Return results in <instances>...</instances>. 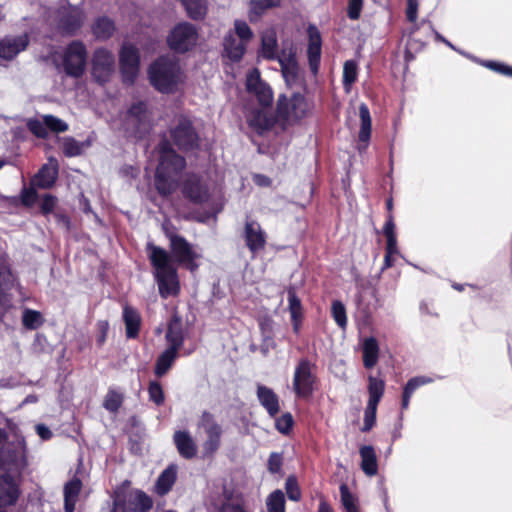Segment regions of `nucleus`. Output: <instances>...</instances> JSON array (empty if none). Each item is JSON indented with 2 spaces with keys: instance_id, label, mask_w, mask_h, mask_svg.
I'll use <instances>...</instances> for the list:
<instances>
[{
  "instance_id": "obj_1",
  "label": "nucleus",
  "mask_w": 512,
  "mask_h": 512,
  "mask_svg": "<svg viewBox=\"0 0 512 512\" xmlns=\"http://www.w3.org/2000/svg\"><path fill=\"white\" fill-rule=\"evenodd\" d=\"M185 165V159L176 154L167 142L159 145V164L155 174V186L160 194L169 195L178 188L180 175Z\"/></svg>"
},
{
  "instance_id": "obj_2",
  "label": "nucleus",
  "mask_w": 512,
  "mask_h": 512,
  "mask_svg": "<svg viewBox=\"0 0 512 512\" xmlns=\"http://www.w3.org/2000/svg\"><path fill=\"white\" fill-rule=\"evenodd\" d=\"M147 252L154 268V277L161 297L168 298L177 295L180 285L172 256L165 249L152 243L147 245Z\"/></svg>"
},
{
  "instance_id": "obj_3",
  "label": "nucleus",
  "mask_w": 512,
  "mask_h": 512,
  "mask_svg": "<svg viewBox=\"0 0 512 512\" xmlns=\"http://www.w3.org/2000/svg\"><path fill=\"white\" fill-rule=\"evenodd\" d=\"M148 78L157 91L169 94L181 87L185 74L175 58L160 57L149 66Z\"/></svg>"
},
{
  "instance_id": "obj_4",
  "label": "nucleus",
  "mask_w": 512,
  "mask_h": 512,
  "mask_svg": "<svg viewBox=\"0 0 512 512\" xmlns=\"http://www.w3.org/2000/svg\"><path fill=\"white\" fill-rule=\"evenodd\" d=\"M311 109V104L302 94L294 93L290 97H279L277 116L283 122L292 124L306 117Z\"/></svg>"
},
{
  "instance_id": "obj_5",
  "label": "nucleus",
  "mask_w": 512,
  "mask_h": 512,
  "mask_svg": "<svg viewBox=\"0 0 512 512\" xmlns=\"http://www.w3.org/2000/svg\"><path fill=\"white\" fill-rule=\"evenodd\" d=\"M125 129L135 137H142L152 126L151 113L143 102L133 104L125 117Z\"/></svg>"
},
{
  "instance_id": "obj_6",
  "label": "nucleus",
  "mask_w": 512,
  "mask_h": 512,
  "mask_svg": "<svg viewBox=\"0 0 512 512\" xmlns=\"http://www.w3.org/2000/svg\"><path fill=\"white\" fill-rule=\"evenodd\" d=\"M87 50L81 41H72L64 50L62 63L67 75L78 78L86 67Z\"/></svg>"
},
{
  "instance_id": "obj_7",
  "label": "nucleus",
  "mask_w": 512,
  "mask_h": 512,
  "mask_svg": "<svg viewBox=\"0 0 512 512\" xmlns=\"http://www.w3.org/2000/svg\"><path fill=\"white\" fill-rule=\"evenodd\" d=\"M197 429L205 434L202 445L204 455H213L221 444L222 428L220 424L211 413L203 412L197 423Z\"/></svg>"
},
{
  "instance_id": "obj_8",
  "label": "nucleus",
  "mask_w": 512,
  "mask_h": 512,
  "mask_svg": "<svg viewBox=\"0 0 512 512\" xmlns=\"http://www.w3.org/2000/svg\"><path fill=\"white\" fill-rule=\"evenodd\" d=\"M115 69V56L110 50L98 48L94 51L91 60V74L96 82L100 84L109 82Z\"/></svg>"
},
{
  "instance_id": "obj_9",
  "label": "nucleus",
  "mask_w": 512,
  "mask_h": 512,
  "mask_svg": "<svg viewBox=\"0 0 512 512\" xmlns=\"http://www.w3.org/2000/svg\"><path fill=\"white\" fill-rule=\"evenodd\" d=\"M316 375L313 371V365L307 359H301L295 367L292 388L299 398H308L314 391Z\"/></svg>"
},
{
  "instance_id": "obj_10",
  "label": "nucleus",
  "mask_w": 512,
  "mask_h": 512,
  "mask_svg": "<svg viewBox=\"0 0 512 512\" xmlns=\"http://www.w3.org/2000/svg\"><path fill=\"white\" fill-rule=\"evenodd\" d=\"M170 248L175 262L179 265H183L191 272L198 269L199 265L197 260L200 259L202 255L186 239L178 235L171 236Z\"/></svg>"
},
{
  "instance_id": "obj_11",
  "label": "nucleus",
  "mask_w": 512,
  "mask_h": 512,
  "mask_svg": "<svg viewBox=\"0 0 512 512\" xmlns=\"http://www.w3.org/2000/svg\"><path fill=\"white\" fill-rule=\"evenodd\" d=\"M197 41L198 31L193 24L188 22H182L176 25L167 38L169 47L180 53L192 49Z\"/></svg>"
},
{
  "instance_id": "obj_12",
  "label": "nucleus",
  "mask_w": 512,
  "mask_h": 512,
  "mask_svg": "<svg viewBox=\"0 0 512 512\" xmlns=\"http://www.w3.org/2000/svg\"><path fill=\"white\" fill-rule=\"evenodd\" d=\"M384 389L385 383L383 380L373 376L368 377L369 400L365 409L364 426L362 431L367 432L374 426L377 406L384 394Z\"/></svg>"
},
{
  "instance_id": "obj_13",
  "label": "nucleus",
  "mask_w": 512,
  "mask_h": 512,
  "mask_svg": "<svg viewBox=\"0 0 512 512\" xmlns=\"http://www.w3.org/2000/svg\"><path fill=\"white\" fill-rule=\"evenodd\" d=\"M119 63L123 81L133 83L138 75L140 65L138 49L131 43H123L119 52Z\"/></svg>"
},
{
  "instance_id": "obj_14",
  "label": "nucleus",
  "mask_w": 512,
  "mask_h": 512,
  "mask_svg": "<svg viewBox=\"0 0 512 512\" xmlns=\"http://www.w3.org/2000/svg\"><path fill=\"white\" fill-rule=\"evenodd\" d=\"M122 494L125 499V508L133 512H146L152 508L151 498L141 490L131 489L130 483L125 481L114 494Z\"/></svg>"
},
{
  "instance_id": "obj_15",
  "label": "nucleus",
  "mask_w": 512,
  "mask_h": 512,
  "mask_svg": "<svg viewBox=\"0 0 512 512\" xmlns=\"http://www.w3.org/2000/svg\"><path fill=\"white\" fill-rule=\"evenodd\" d=\"M246 88L253 94L261 107H270L273 102V92L270 86L263 82L258 69L250 71L246 78Z\"/></svg>"
},
{
  "instance_id": "obj_16",
  "label": "nucleus",
  "mask_w": 512,
  "mask_h": 512,
  "mask_svg": "<svg viewBox=\"0 0 512 512\" xmlns=\"http://www.w3.org/2000/svg\"><path fill=\"white\" fill-rule=\"evenodd\" d=\"M171 136L181 149L188 150L197 146L198 137L190 121L184 117L178 118L177 125L171 130Z\"/></svg>"
},
{
  "instance_id": "obj_17",
  "label": "nucleus",
  "mask_w": 512,
  "mask_h": 512,
  "mask_svg": "<svg viewBox=\"0 0 512 512\" xmlns=\"http://www.w3.org/2000/svg\"><path fill=\"white\" fill-rule=\"evenodd\" d=\"M59 28L66 34H73L85 21L84 12L75 6L62 7L59 12Z\"/></svg>"
},
{
  "instance_id": "obj_18",
  "label": "nucleus",
  "mask_w": 512,
  "mask_h": 512,
  "mask_svg": "<svg viewBox=\"0 0 512 512\" xmlns=\"http://www.w3.org/2000/svg\"><path fill=\"white\" fill-rule=\"evenodd\" d=\"M266 233L261 225L253 219L247 218L244 226V239L251 253L256 254L266 245Z\"/></svg>"
},
{
  "instance_id": "obj_19",
  "label": "nucleus",
  "mask_w": 512,
  "mask_h": 512,
  "mask_svg": "<svg viewBox=\"0 0 512 512\" xmlns=\"http://www.w3.org/2000/svg\"><path fill=\"white\" fill-rule=\"evenodd\" d=\"M307 32L309 37L307 47L308 63L311 72L316 75L318 73L321 60V35L314 25H309Z\"/></svg>"
},
{
  "instance_id": "obj_20",
  "label": "nucleus",
  "mask_w": 512,
  "mask_h": 512,
  "mask_svg": "<svg viewBox=\"0 0 512 512\" xmlns=\"http://www.w3.org/2000/svg\"><path fill=\"white\" fill-rule=\"evenodd\" d=\"M278 62L281 66L282 75L288 86H294L301 82L299 66L296 61L295 53L292 50L288 53L283 51L278 56Z\"/></svg>"
},
{
  "instance_id": "obj_21",
  "label": "nucleus",
  "mask_w": 512,
  "mask_h": 512,
  "mask_svg": "<svg viewBox=\"0 0 512 512\" xmlns=\"http://www.w3.org/2000/svg\"><path fill=\"white\" fill-rule=\"evenodd\" d=\"M29 44L27 35L7 36L0 41V57L6 60L14 58Z\"/></svg>"
},
{
  "instance_id": "obj_22",
  "label": "nucleus",
  "mask_w": 512,
  "mask_h": 512,
  "mask_svg": "<svg viewBox=\"0 0 512 512\" xmlns=\"http://www.w3.org/2000/svg\"><path fill=\"white\" fill-rule=\"evenodd\" d=\"M268 108L269 107H262L261 109H255L247 115L249 126L259 133L270 129L274 124V117Z\"/></svg>"
},
{
  "instance_id": "obj_23",
  "label": "nucleus",
  "mask_w": 512,
  "mask_h": 512,
  "mask_svg": "<svg viewBox=\"0 0 512 512\" xmlns=\"http://www.w3.org/2000/svg\"><path fill=\"white\" fill-rule=\"evenodd\" d=\"M174 444L179 454L186 458H194L197 454V445L187 431H176L173 436Z\"/></svg>"
},
{
  "instance_id": "obj_24",
  "label": "nucleus",
  "mask_w": 512,
  "mask_h": 512,
  "mask_svg": "<svg viewBox=\"0 0 512 512\" xmlns=\"http://www.w3.org/2000/svg\"><path fill=\"white\" fill-rule=\"evenodd\" d=\"M19 495L18 485L9 475L0 476V506L12 505Z\"/></svg>"
},
{
  "instance_id": "obj_25",
  "label": "nucleus",
  "mask_w": 512,
  "mask_h": 512,
  "mask_svg": "<svg viewBox=\"0 0 512 512\" xmlns=\"http://www.w3.org/2000/svg\"><path fill=\"white\" fill-rule=\"evenodd\" d=\"M184 195L195 203H203L208 199V190L196 176H190L183 187Z\"/></svg>"
},
{
  "instance_id": "obj_26",
  "label": "nucleus",
  "mask_w": 512,
  "mask_h": 512,
  "mask_svg": "<svg viewBox=\"0 0 512 512\" xmlns=\"http://www.w3.org/2000/svg\"><path fill=\"white\" fill-rule=\"evenodd\" d=\"M91 31L97 40L105 41L114 35L116 25L111 18L107 16H100L94 20L91 26Z\"/></svg>"
},
{
  "instance_id": "obj_27",
  "label": "nucleus",
  "mask_w": 512,
  "mask_h": 512,
  "mask_svg": "<svg viewBox=\"0 0 512 512\" xmlns=\"http://www.w3.org/2000/svg\"><path fill=\"white\" fill-rule=\"evenodd\" d=\"M247 43L236 38L232 32H229L224 38V51L227 57L232 61H239L245 54Z\"/></svg>"
},
{
  "instance_id": "obj_28",
  "label": "nucleus",
  "mask_w": 512,
  "mask_h": 512,
  "mask_svg": "<svg viewBox=\"0 0 512 512\" xmlns=\"http://www.w3.org/2000/svg\"><path fill=\"white\" fill-rule=\"evenodd\" d=\"M82 489V482L73 478L64 485V509L65 512H74L76 502Z\"/></svg>"
},
{
  "instance_id": "obj_29",
  "label": "nucleus",
  "mask_w": 512,
  "mask_h": 512,
  "mask_svg": "<svg viewBox=\"0 0 512 512\" xmlns=\"http://www.w3.org/2000/svg\"><path fill=\"white\" fill-rule=\"evenodd\" d=\"M257 397L270 416H275L279 412V399L272 389L258 385Z\"/></svg>"
},
{
  "instance_id": "obj_30",
  "label": "nucleus",
  "mask_w": 512,
  "mask_h": 512,
  "mask_svg": "<svg viewBox=\"0 0 512 512\" xmlns=\"http://www.w3.org/2000/svg\"><path fill=\"white\" fill-rule=\"evenodd\" d=\"M177 479V467L168 466L158 477L155 485V491L158 495L167 494L173 487Z\"/></svg>"
},
{
  "instance_id": "obj_31",
  "label": "nucleus",
  "mask_w": 512,
  "mask_h": 512,
  "mask_svg": "<svg viewBox=\"0 0 512 512\" xmlns=\"http://www.w3.org/2000/svg\"><path fill=\"white\" fill-rule=\"evenodd\" d=\"M58 174L55 165H44L41 170L32 179V186L39 188H50L56 181Z\"/></svg>"
},
{
  "instance_id": "obj_32",
  "label": "nucleus",
  "mask_w": 512,
  "mask_h": 512,
  "mask_svg": "<svg viewBox=\"0 0 512 512\" xmlns=\"http://www.w3.org/2000/svg\"><path fill=\"white\" fill-rule=\"evenodd\" d=\"M361 468L368 476H374L378 471L377 458L372 446L360 448Z\"/></svg>"
},
{
  "instance_id": "obj_33",
  "label": "nucleus",
  "mask_w": 512,
  "mask_h": 512,
  "mask_svg": "<svg viewBox=\"0 0 512 512\" xmlns=\"http://www.w3.org/2000/svg\"><path fill=\"white\" fill-rule=\"evenodd\" d=\"M359 116L361 120L359 141L364 144L359 149H365L371 136V116L367 105L364 103L359 106Z\"/></svg>"
},
{
  "instance_id": "obj_34",
  "label": "nucleus",
  "mask_w": 512,
  "mask_h": 512,
  "mask_svg": "<svg viewBox=\"0 0 512 512\" xmlns=\"http://www.w3.org/2000/svg\"><path fill=\"white\" fill-rule=\"evenodd\" d=\"M363 364L366 368H372L378 362L379 346L373 337L366 338L363 342Z\"/></svg>"
},
{
  "instance_id": "obj_35",
  "label": "nucleus",
  "mask_w": 512,
  "mask_h": 512,
  "mask_svg": "<svg viewBox=\"0 0 512 512\" xmlns=\"http://www.w3.org/2000/svg\"><path fill=\"white\" fill-rule=\"evenodd\" d=\"M187 15L193 20H202L208 12L207 0H181Z\"/></svg>"
},
{
  "instance_id": "obj_36",
  "label": "nucleus",
  "mask_w": 512,
  "mask_h": 512,
  "mask_svg": "<svg viewBox=\"0 0 512 512\" xmlns=\"http://www.w3.org/2000/svg\"><path fill=\"white\" fill-rule=\"evenodd\" d=\"M261 54L266 59H278L277 38L274 30L270 29L263 33L261 38Z\"/></svg>"
},
{
  "instance_id": "obj_37",
  "label": "nucleus",
  "mask_w": 512,
  "mask_h": 512,
  "mask_svg": "<svg viewBox=\"0 0 512 512\" xmlns=\"http://www.w3.org/2000/svg\"><path fill=\"white\" fill-rule=\"evenodd\" d=\"M123 318L126 325L127 337H136L140 327V316L137 311L129 306H125L123 311Z\"/></svg>"
},
{
  "instance_id": "obj_38",
  "label": "nucleus",
  "mask_w": 512,
  "mask_h": 512,
  "mask_svg": "<svg viewBox=\"0 0 512 512\" xmlns=\"http://www.w3.org/2000/svg\"><path fill=\"white\" fill-rule=\"evenodd\" d=\"M166 339L169 343L168 349L178 351L183 344V335L180 322L174 320L169 324Z\"/></svg>"
},
{
  "instance_id": "obj_39",
  "label": "nucleus",
  "mask_w": 512,
  "mask_h": 512,
  "mask_svg": "<svg viewBox=\"0 0 512 512\" xmlns=\"http://www.w3.org/2000/svg\"><path fill=\"white\" fill-rule=\"evenodd\" d=\"M177 356V352L172 349H166L157 359L155 374L159 377L166 374Z\"/></svg>"
},
{
  "instance_id": "obj_40",
  "label": "nucleus",
  "mask_w": 512,
  "mask_h": 512,
  "mask_svg": "<svg viewBox=\"0 0 512 512\" xmlns=\"http://www.w3.org/2000/svg\"><path fill=\"white\" fill-rule=\"evenodd\" d=\"M358 68L353 60H347L343 67V86L347 93L351 91L352 85L357 80Z\"/></svg>"
},
{
  "instance_id": "obj_41",
  "label": "nucleus",
  "mask_w": 512,
  "mask_h": 512,
  "mask_svg": "<svg viewBox=\"0 0 512 512\" xmlns=\"http://www.w3.org/2000/svg\"><path fill=\"white\" fill-rule=\"evenodd\" d=\"M123 394L115 389H109L107 392L103 407L109 412H117L123 403Z\"/></svg>"
},
{
  "instance_id": "obj_42",
  "label": "nucleus",
  "mask_w": 512,
  "mask_h": 512,
  "mask_svg": "<svg viewBox=\"0 0 512 512\" xmlns=\"http://www.w3.org/2000/svg\"><path fill=\"white\" fill-rule=\"evenodd\" d=\"M268 512H285V499L281 490H275L267 498Z\"/></svg>"
},
{
  "instance_id": "obj_43",
  "label": "nucleus",
  "mask_w": 512,
  "mask_h": 512,
  "mask_svg": "<svg viewBox=\"0 0 512 512\" xmlns=\"http://www.w3.org/2000/svg\"><path fill=\"white\" fill-rule=\"evenodd\" d=\"M22 322L27 329L34 330L42 325L43 318L40 312L25 309L22 315Z\"/></svg>"
},
{
  "instance_id": "obj_44",
  "label": "nucleus",
  "mask_w": 512,
  "mask_h": 512,
  "mask_svg": "<svg viewBox=\"0 0 512 512\" xmlns=\"http://www.w3.org/2000/svg\"><path fill=\"white\" fill-rule=\"evenodd\" d=\"M331 314L337 325L345 329L347 326V316L345 306L341 301L335 300L332 302Z\"/></svg>"
},
{
  "instance_id": "obj_45",
  "label": "nucleus",
  "mask_w": 512,
  "mask_h": 512,
  "mask_svg": "<svg viewBox=\"0 0 512 512\" xmlns=\"http://www.w3.org/2000/svg\"><path fill=\"white\" fill-rule=\"evenodd\" d=\"M341 503L347 512H359L356 498L350 493L346 484L340 486Z\"/></svg>"
},
{
  "instance_id": "obj_46",
  "label": "nucleus",
  "mask_w": 512,
  "mask_h": 512,
  "mask_svg": "<svg viewBox=\"0 0 512 512\" xmlns=\"http://www.w3.org/2000/svg\"><path fill=\"white\" fill-rule=\"evenodd\" d=\"M235 37H238L239 40L248 44V42L253 38V32L248 26V24L242 20H235L234 22V33Z\"/></svg>"
},
{
  "instance_id": "obj_47",
  "label": "nucleus",
  "mask_w": 512,
  "mask_h": 512,
  "mask_svg": "<svg viewBox=\"0 0 512 512\" xmlns=\"http://www.w3.org/2000/svg\"><path fill=\"white\" fill-rule=\"evenodd\" d=\"M288 302L291 319L302 318L301 301L293 289L288 291Z\"/></svg>"
},
{
  "instance_id": "obj_48",
  "label": "nucleus",
  "mask_w": 512,
  "mask_h": 512,
  "mask_svg": "<svg viewBox=\"0 0 512 512\" xmlns=\"http://www.w3.org/2000/svg\"><path fill=\"white\" fill-rule=\"evenodd\" d=\"M62 147L66 156L73 157L83 152L84 145L73 138H65Z\"/></svg>"
},
{
  "instance_id": "obj_49",
  "label": "nucleus",
  "mask_w": 512,
  "mask_h": 512,
  "mask_svg": "<svg viewBox=\"0 0 512 512\" xmlns=\"http://www.w3.org/2000/svg\"><path fill=\"white\" fill-rule=\"evenodd\" d=\"M281 0H251V14L260 15L264 10L276 7Z\"/></svg>"
},
{
  "instance_id": "obj_50",
  "label": "nucleus",
  "mask_w": 512,
  "mask_h": 512,
  "mask_svg": "<svg viewBox=\"0 0 512 512\" xmlns=\"http://www.w3.org/2000/svg\"><path fill=\"white\" fill-rule=\"evenodd\" d=\"M13 281V276L5 255H0V286H5Z\"/></svg>"
},
{
  "instance_id": "obj_51",
  "label": "nucleus",
  "mask_w": 512,
  "mask_h": 512,
  "mask_svg": "<svg viewBox=\"0 0 512 512\" xmlns=\"http://www.w3.org/2000/svg\"><path fill=\"white\" fill-rule=\"evenodd\" d=\"M43 120L45 121L47 128L54 132H65L68 130L67 123L53 115H45L43 116Z\"/></svg>"
},
{
  "instance_id": "obj_52",
  "label": "nucleus",
  "mask_w": 512,
  "mask_h": 512,
  "mask_svg": "<svg viewBox=\"0 0 512 512\" xmlns=\"http://www.w3.org/2000/svg\"><path fill=\"white\" fill-rule=\"evenodd\" d=\"M287 496L292 501H298L301 497V492L298 483L294 477H288L285 483Z\"/></svg>"
},
{
  "instance_id": "obj_53",
  "label": "nucleus",
  "mask_w": 512,
  "mask_h": 512,
  "mask_svg": "<svg viewBox=\"0 0 512 512\" xmlns=\"http://www.w3.org/2000/svg\"><path fill=\"white\" fill-rule=\"evenodd\" d=\"M149 398L157 405H161L164 402V392L161 385L158 382H151L148 388Z\"/></svg>"
},
{
  "instance_id": "obj_54",
  "label": "nucleus",
  "mask_w": 512,
  "mask_h": 512,
  "mask_svg": "<svg viewBox=\"0 0 512 512\" xmlns=\"http://www.w3.org/2000/svg\"><path fill=\"white\" fill-rule=\"evenodd\" d=\"M293 425V418L290 413H286L276 420V428L282 434H287Z\"/></svg>"
},
{
  "instance_id": "obj_55",
  "label": "nucleus",
  "mask_w": 512,
  "mask_h": 512,
  "mask_svg": "<svg viewBox=\"0 0 512 512\" xmlns=\"http://www.w3.org/2000/svg\"><path fill=\"white\" fill-rule=\"evenodd\" d=\"M29 130L37 137L45 138L47 137V125L45 121L43 122L39 120H30L28 122Z\"/></svg>"
},
{
  "instance_id": "obj_56",
  "label": "nucleus",
  "mask_w": 512,
  "mask_h": 512,
  "mask_svg": "<svg viewBox=\"0 0 512 512\" xmlns=\"http://www.w3.org/2000/svg\"><path fill=\"white\" fill-rule=\"evenodd\" d=\"M432 379L424 376L414 377L410 379L404 387L408 393H413L418 387L430 383Z\"/></svg>"
},
{
  "instance_id": "obj_57",
  "label": "nucleus",
  "mask_w": 512,
  "mask_h": 512,
  "mask_svg": "<svg viewBox=\"0 0 512 512\" xmlns=\"http://www.w3.org/2000/svg\"><path fill=\"white\" fill-rule=\"evenodd\" d=\"M363 6V0H349L348 17L352 20H357Z\"/></svg>"
},
{
  "instance_id": "obj_58",
  "label": "nucleus",
  "mask_w": 512,
  "mask_h": 512,
  "mask_svg": "<svg viewBox=\"0 0 512 512\" xmlns=\"http://www.w3.org/2000/svg\"><path fill=\"white\" fill-rule=\"evenodd\" d=\"M21 198H22V203L26 206H31L32 204H34L37 199V193L34 189V186L30 187V188L23 189Z\"/></svg>"
},
{
  "instance_id": "obj_59",
  "label": "nucleus",
  "mask_w": 512,
  "mask_h": 512,
  "mask_svg": "<svg viewBox=\"0 0 512 512\" xmlns=\"http://www.w3.org/2000/svg\"><path fill=\"white\" fill-rule=\"evenodd\" d=\"M484 65L496 72H500L505 75H512V68L504 64L493 61H487L484 63Z\"/></svg>"
},
{
  "instance_id": "obj_60",
  "label": "nucleus",
  "mask_w": 512,
  "mask_h": 512,
  "mask_svg": "<svg viewBox=\"0 0 512 512\" xmlns=\"http://www.w3.org/2000/svg\"><path fill=\"white\" fill-rule=\"evenodd\" d=\"M56 205V198L51 195H46L41 204V210L44 214H48L53 211Z\"/></svg>"
},
{
  "instance_id": "obj_61",
  "label": "nucleus",
  "mask_w": 512,
  "mask_h": 512,
  "mask_svg": "<svg viewBox=\"0 0 512 512\" xmlns=\"http://www.w3.org/2000/svg\"><path fill=\"white\" fill-rule=\"evenodd\" d=\"M125 499L122 494H113V508L111 512H125Z\"/></svg>"
},
{
  "instance_id": "obj_62",
  "label": "nucleus",
  "mask_w": 512,
  "mask_h": 512,
  "mask_svg": "<svg viewBox=\"0 0 512 512\" xmlns=\"http://www.w3.org/2000/svg\"><path fill=\"white\" fill-rule=\"evenodd\" d=\"M268 465H269V470L271 472H273V473L278 472L281 467V457L276 453H272L269 457Z\"/></svg>"
},
{
  "instance_id": "obj_63",
  "label": "nucleus",
  "mask_w": 512,
  "mask_h": 512,
  "mask_svg": "<svg viewBox=\"0 0 512 512\" xmlns=\"http://www.w3.org/2000/svg\"><path fill=\"white\" fill-rule=\"evenodd\" d=\"M220 512H246L240 503L228 502L225 503Z\"/></svg>"
},
{
  "instance_id": "obj_64",
  "label": "nucleus",
  "mask_w": 512,
  "mask_h": 512,
  "mask_svg": "<svg viewBox=\"0 0 512 512\" xmlns=\"http://www.w3.org/2000/svg\"><path fill=\"white\" fill-rule=\"evenodd\" d=\"M418 2H408L407 6V19L411 22H415L417 19Z\"/></svg>"
}]
</instances>
